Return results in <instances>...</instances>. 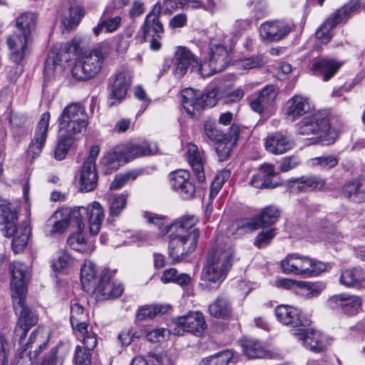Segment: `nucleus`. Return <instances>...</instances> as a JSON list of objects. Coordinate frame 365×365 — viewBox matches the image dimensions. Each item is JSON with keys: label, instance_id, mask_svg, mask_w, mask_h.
I'll return each instance as SVG.
<instances>
[{"label": "nucleus", "instance_id": "59", "mask_svg": "<svg viewBox=\"0 0 365 365\" xmlns=\"http://www.w3.org/2000/svg\"><path fill=\"white\" fill-rule=\"evenodd\" d=\"M236 225L237 230H242L244 232H252L261 227L256 215L252 218L240 219L236 222Z\"/></svg>", "mask_w": 365, "mask_h": 365}, {"label": "nucleus", "instance_id": "31", "mask_svg": "<svg viewBox=\"0 0 365 365\" xmlns=\"http://www.w3.org/2000/svg\"><path fill=\"white\" fill-rule=\"evenodd\" d=\"M310 110L309 99L302 95H294L287 102L286 115L295 120Z\"/></svg>", "mask_w": 365, "mask_h": 365}, {"label": "nucleus", "instance_id": "34", "mask_svg": "<svg viewBox=\"0 0 365 365\" xmlns=\"http://www.w3.org/2000/svg\"><path fill=\"white\" fill-rule=\"evenodd\" d=\"M86 220L89 225L90 233L92 235H96L101 229V222L104 218V211L101 205L98 202H93L88 207Z\"/></svg>", "mask_w": 365, "mask_h": 365}, {"label": "nucleus", "instance_id": "7", "mask_svg": "<svg viewBox=\"0 0 365 365\" xmlns=\"http://www.w3.org/2000/svg\"><path fill=\"white\" fill-rule=\"evenodd\" d=\"M362 0H349L341 8L333 12L316 31V37L322 43H327L331 38V29L337 25L345 24L362 9Z\"/></svg>", "mask_w": 365, "mask_h": 365}, {"label": "nucleus", "instance_id": "5", "mask_svg": "<svg viewBox=\"0 0 365 365\" xmlns=\"http://www.w3.org/2000/svg\"><path fill=\"white\" fill-rule=\"evenodd\" d=\"M172 68V73L177 78H182L190 69L203 77L210 76V73L204 72L203 65L198 57L185 46H178L172 59L166 58L163 63V71Z\"/></svg>", "mask_w": 365, "mask_h": 365}, {"label": "nucleus", "instance_id": "3", "mask_svg": "<svg viewBox=\"0 0 365 365\" xmlns=\"http://www.w3.org/2000/svg\"><path fill=\"white\" fill-rule=\"evenodd\" d=\"M0 202V225L4 226L2 233L4 237H13L12 248L15 252H19L27 245L31 227L27 221L17 225L18 212L14 205L1 198Z\"/></svg>", "mask_w": 365, "mask_h": 365}, {"label": "nucleus", "instance_id": "22", "mask_svg": "<svg viewBox=\"0 0 365 365\" xmlns=\"http://www.w3.org/2000/svg\"><path fill=\"white\" fill-rule=\"evenodd\" d=\"M291 25L281 20L266 21L259 29L261 37L269 42H277L284 39L291 33Z\"/></svg>", "mask_w": 365, "mask_h": 365}, {"label": "nucleus", "instance_id": "46", "mask_svg": "<svg viewBox=\"0 0 365 365\" xmlns=\"http://www.w3.org/2000/svg\"><path fill=\"white\" fill-rule=\"evenodd\" d=\"M234 356L230 349H225L202 359L199 365H228Z\"/></svg>", "mask_w": 365, "mask_h": 365}, {"label": "nucleus", "instance_id": "8", "mask_svg": "<svg viewBox=\"0 0 365 365\" xmlns=\"http://www.w3.org/2000/svg\"><path fill=\"white\" fill-rule=\"evenodd\" d=\"M217 94L215 89L202 93L190 88H185L182 91V104L185 112L194 117L206 107L215 106L217 103Z\"/></svg>", "mask_w": 365, "mask_h": 365}, {"label": "nucleus", "instance_id": "61", "mask_svg": "<svg viewBox=\"0 0 365 365\" xmlns=\"http://www.w3.org/2000/svg\"><path fill=\"white\" fill-rule=\"evenodd\" d=\"M300 163L301 160L297 155L284 157L279 162V169L281 172L286 173L295 168Z\"/></svg>", "mask_w": 365, "mask_h": 365}, {"label": "nucleus", "instance_id": "9", "mask_svg": "<svg viewBox=\"0 0 365 365\" xmlns=\"http://www.w3.org/2000/svg\"><path fill=\"white\" fill-rule=\"evenodd\" d=\"M13 307L17 313L19 309L18 320L14 331V340L19 344L24 342L28 331L38 322L36 313L26 304V296L12 299Z\"/></svg>", "mask_w": 365, "mask_h": 365}, {"label": "nucleus", "instance_id": "64", "mask_svg": "<svg viewBox=\"0 0 365 365\" xmlns=\"http://www.w3.org/2000/svg\"><path fill=\"white\" fill-rule=\"evenodd\" d=\"M313 165H319L323 169H331L337 165L338 159L334 155L321 156L313 158Z\"/></svg>", "mask_w": 365, "mask_h": 365}, {"label": "nucleus", "instance_id": "41", "mask_svg": "<svg viewBox=\"0 0 365 365\" xmlns=\"http://www.w3.org/2000/svg\"><path fill=\"white\" fill-rule=\"evenodd\" d=\"M171 309V306L168 304H147L138 308L136 313V319L143 321L152 319L156 316L167 313Z\"/></svg>", "mask_w": 365, "mask_h": 365}, {"label": "nucleus", "instance_id": "51", "mask_svg": "<svg viewBox=\"0 0 365 365\" xmlns=\"http://www.w3.org/2000/svg\"><path fill=\"white\" fill-rule=\"evenodd\" d=\"M204 133L215 144L226 140L227 135H229V132L224 133L222 130L217 128L216 125L212 122H206L204 124Z\"/></svg>", "mask_w": 365, "mask_h": 365}, {"label": "nucleus", "instance_id": "11", "mask_svg": "<svg viewBox=\"0 0 365 365\" xmlns=\"http://www.w3.org/2000/svg\"><path fill=\"white\" fill-rule=\"evenodd\" d=\"M162 6L160 2L156 3L151 11L146 15L142 25L143 38H150V48L153 51H158L162 46L160 39L164 34V28L160 20Z\"/></svg>", "mask_w": 365, "mask_h": 365}, {"label": "nucleus", "instance_id": "6", "mask_svg": "<svg viewBox=\"0 0 365 365\" xmlns=\"http://www.w3.org/2000/svg\"><path fill=\"white\" fill-rule=\"evenodd\" d=\"M108 54V47L106 45H99L93 48L75 64L71 71L72 76L79 81L95 78L101 71Z\"/></svg>", "mask_w": 365, "mask_h": 365}, {"label": "nucleus", "instance_id": "58", "mask_svg": "<svg viewBox=\"0 0 365 365\" xmlns=\"http://www.w3.org/2000/svg\"><path fill=\"white\" fill-rule=\"evenodd\" d=\"M92 352L86 350L81 345H77L73 356L75 365H91Z\"/></svg>", "mask_w": 365, "mask_h": 365}, {"label": "nucleus", "instance_id": "18", "mask_svg": "<svg viewBox=\"0 0 365 365\" xmlns=\"http://www.w3.org/2000/svg\"><path fill=\"white\" fill-rule=\"evenodd\" d=\"M173 189L184 200L195 197L196 187L190 180V174L185 170H178L170 174Z\"/></svg>", "mask_w": 365, "mask_h": 365}, {"label": "nucleus", "instance_id": "15", "mask_svg": "<svg viewBox=\"0 0 365 365\" xmlns=\"http://www.w3.org/2000/svg\"><path fill=\"white\" fill-rule=\"evenodd\" d=\"M81 41L78 38H73L71 41L61 44L60 49L57 48H51L47 55L44 63V75L50 76L53 74L56 66L62 61L61 51L65 53H77L80 50Z\"/></svg>", "mask_w": 365, "mask_h": 365}, {"label": "nucleus", "instance_id": "21", "mask_svg": "<svg viewBox=\"0 0 365 365\" xmlns=\"http://www.w3.org/2000/svg\"><path fill=\"white\" fill-rule=\"evenodd\" d=\"M311 258L298 253L289 254L280 262L283 273L287 274L303 275L308 277L310 272Z\"/></svg>", "mask_w": 365, "mask_h": 365}, {"label": "nucleus", "instance_id": "36", "mask_svg": "<svg viewBox=\"0 0 365 365\" xmlns=\"http://www.w3.org/2000/svg\"><path fill=\"white\" fill-rule=\"evenodd\" d=\"M63 215L66 216L69 226L75 227L79 231L85 228V222L88 210L86 207H77L74 208H65L62 210Z\"/></svg>", "mask_w": 365, "mask_h": 365}, {"label": "nucleus", "instance_id": "62", "mask_svg": "<svg viewBox=\"0 0 365 365\" xmlns=\"http://www.w3.org/2000/svg\"><path fill=\"white\" fill-rule=\"evenodd\" d=\"M84 9L78 4H73L69 8L68 24L71 26H76L84 16Z\"/></svg>", "mask_w": 365, "mask_h": 365}, {"label": "nucleus", "instance_id": "48", "mask_svg": "<svg viewBox=\"0 0 365 365\" xmlns=\"http://www.w3.org/2000/svg\"><path fill=\"white\" fill-rule=\"evenodd\" d=\"M73 143V136L66 133L61 135L54 150V158L58 160H63Z\"/></svg>", "mask_w": 365, "mask_h": 365}, {"label": "nucleus", "instance_id": "38", "mask_svg": "<svg viewBox=\"0 0 365 365\" xmlns=\"http://www.w3.org/2000/svg\"><path fill=\"white\" fill-rule=\"evenodd\" d=\"M124 162V157L121 154L119 146L112 151L107 153L101 159L103 172L105 175H109L116 171Z\"/></svg>", "mask_w": 365, "mask_h": 365}, {"label": "nucleus", "instance_id": "43", "mask_svg": "<svg viewBox=\"0 0 365 365\" xmlns=\"http://www.w3.org/2000/svg\"><path fill=\"white\" fill-rule=\"evenodd\" d=\"M37 16L32 12H25L20 15L16 21L19 32L31 38L32 33L36 28Z\"/></svg>", "mask_w": 365, "mask_h": 365}, {"label": "nucleus", "instance_id": "32", "mask_svg": "<svg viewBox=\"0 0 365 365\" xmlns=\"http://www.w3.org/2000/svg\"><path fill=\"white\" fill-rule=\"evenodd\" d=\"M365 282V272L361 267H352L341 271L339 283L347 287L359 289Z\"/></svg>", "mask_w": 365, "mask_h": 365}, {"label": "nucleus", "instance_id": "28", "mask_svg": "<svg viewBox=\"0 0 365 365\" xmlns=\"http://www.w3.org/2000/svg\"><path fill=\"white\" fill-rule=\"evenodd\" d=\"M274 313L277 321L284 325L298 327V329L308 325L307 321L302 319L301 312L293 307L278 305L275 307Z\"/></svg>", "mask_w": 365, "mask_h": 365}, {"label": "nucleus", "instance_id": "50", "mask_svg": "<svg viewBox=\"0 0 365 365\" xmlns=\"http://www.w3.org/2000/svg\"><path fill=\"white\" fill-rule=\"evenodd\" d=\"M128 193H122L113 196L110 200L109 215L110 217H118L127 204Z\"/></svg>", "mask_w": 365, "mask_h": 365}, {"label": "nucleus", "instance_id": "13", "mask_svg": "<svg viewBox=\"0 0 365 365\" xmlns=\"http://www.w3.org/2000/svg\"><path fill=\"white\" fill-rule=\"evenodd\" d=\"M173 333L183 335L185 332L195 336H201L207 328L203 314L200 312H190L187 314L177 318L175 322Z\"/></svg>", "mask_w": 365, "mask_h": 365}, {"label": "nucleus", "instance_id": "19", "mask_svg": "<svg viewBox=\"0 0 365 365\" xmlns=\"http://www.w3.org/2000/svg\"><path fill=\"white\" fill-rule=\"evenodd\" d=\"M325 184V179L321 176L309 175L289 179L287 187L292 192H310L322 190Z\"/></svg>", "mask_w": 365, "mask_h": 365}, {"label": "nucleus", "instance_id": "14", "mask_svg": "<svg viewBox=\"0 0 365 365\" xmlns=\"http://www.w3.org/2000/svg\"><path fill=\"white\" fill-rule=\"evenodd\" d=\"M361 299L356 295L341 293L331 297L327 304L331 309H336L348 316L359 313L361 308Z\"/></svg>", "mask_w": 365, "mask_h": 365}, {"label": "nucleus", "instance_id": "57", "mask_svg": "<svg viewBox=\"0 0 365 365\" xmlns=\"http://www.w3.org/2000/svg\"><path fill=\"white\" fill-rule=\"evenodd\" d=\"M140 172L132 170L122 175H116L111 182L110 190H118L125 185L129 180H134L140 175Z\"/></svg>", "mask_w": 365, "mask_h": 365}, {"label": "nucleus", "instance_id": "54", "mask_svg": "<svg viewBox=\"0 0 365 365\" xmlns=\"http://www.w3.org/2000/svg\"><path fill=\"white\" fill-rule=\"evenodd\" d=\"M196 222L197 220L194 215H184L174 222V226L176 227V232H185L186 234L192 230L196 229L194 227Z\"/></svg>", "mask_w": 365, "mask_h": 365}, {"label": "nucleus", "instance_id": "47", "mask_svg": "<svg viewBox=\"0 0 365 365\" xmlns=\"http://www.w3.org/2000/svg\"><path fill=\"white\" fill-rule=\"evenodd\" d=\"M277 228L274 227L262 228L254 240L253 245L258 249L269 246L277 235Z\"/></svg>", "mask_w": 365, "mask_h": 365}, {"label": "nucleus", "instance_id": "37", "mask_svg": "<svg viewBox=\"0 0 365 365\" xmlns=\"http://www.w3.org/2000/svg\"><path fill=\"white\" fill-rule=\"evenodd\" d=\"M187 156L197 181L200 183L204 182L205 180L204 165L198 148L195 145H191L187 151Z\"/></svg>", "mask_w": 365, "mask_h": 365}, {"label": "nucleus", "instance_id": "26", "mask_svg": "<svg viewBox=\"0 0 365 365\" xmlns=\"http://www.w3.org/2000/svg\"><path fill=\"white\" fill-rule=\"evenodd\" d=\"M292 334L303 341L304 345L309 350L319 353L327 348L324 336L318 331L299 328L292 331Z\"/></svg>", "mask_w": 365, "mask_h": 365}, {"label": "nucleus", "instance_id": "29", "mask_svg": "<svg viewBox=\"0 0 365 365\" xmlns=\"http://www.w3.org/2000/svg\"><path fill=\"white\" fill-rule=\"evenodd\" d=\"M294 142L288 135L281 132L269 134L264 140L267 151L274 155H282L292 149Z\"/></svg>", "mask_w": 365, "mask_h": 365}, {"label": "nucleus", "instance_id": "33", "mask_svg": "<svg viewBox=\"0 0 365 365\" xmlns=\"http://www.w3.org/2000/svg\"><path fill=\"white\" fill-rule=\"evenodd\" d=\"M209 313L217 319H227L232 316V303L227 295L222 293L209 305Z\"/></svg>", "mask_w": 365, "mask_h": 365}, {"label": "nucleus", "instance_id": "27", "mask_svg": "<svg viewBox=\"0 0 365 365\" xmlns=\"http://www.w3.org/2000/svg\"><path fill=\"white\" fill-rule=\"evenodd\" d=\"M49 120L50 113L45 112L38 122L34 137L28 148L29 154H31L33 158L38 155L44 146L49 128Z\"/></svg>", "mask_w": 365, "mask_h": 365}, {"label": "nucleus", "instance_id": "2", "mask_svg": "<svg viewBox=\"0 0 365 365\" xmlns=\"http://www.w3.org/2000/svg\"><path fill=\"white\" fill-rule=\"evenodd\" d=\"M235 250L230 242L217 243L208 252L202 278L218 287L233 265Z\"/></svg>", "mask_w": 365, "mask_h": 365}, {"label": "nucleus", "instance_id": "20", "mask_svg": "<svg viewBox=\"0 0 365 365\" xmlns=\"http://www.w3.org/2000/svg\"><path fill=\"white\" fill-rule=\"evenodd\" d=\"M208 66L210 76L214 73L223 71L231 61L229 50L221 43L211 42L209 46Z\"/></svg>", "mask_w": 365, "mask_h": 365}, {"label": "nucleus", "instance_id": "17", "mask_svg": "<svg viewBox=\"0 0 365 365\" xmlns=\"http://www.w3.org/2000/svg\"><path fill=\"white\" fill-rule=\"evenodd\" d=\"M11 273V297L26 296V282L29 277V266L21 262H14L10 265Z\"/></svg>", "mask_w": 365, "mask_h": 365}, {"label": "nucleus", "instance_id": "1", "mask_svg": "<svg viewBox=\"0 0 365 365\" xmlns=\"http://www.w3.org/2000/svg\"><path fill=\"white\" fill-rule=\"evenodd\" d=\"M96 265L91 261L85 262L81 269V281L87 293L100 294L102 299H110L120 297L123 292V286L111 281L115 270L103 269L97 274Z\"/></svg>", "mask_w": 365, "mask_h": 365}, {"label": "nucleus", "instance_id": "30", "mask_svg": "<svg viewBox=\"0 0 365 365\" xmlns=\"http://www.w3.org/2000/svg\"><path fill=\"white\" fill-rule=\"evenodd\" d=\"M240 126L236 123H233L229 129V135H227L226 140L215 144V151L220 161L222 162L227 160L232 149L237 145L240 138Z\"/></svg>", "mask_w": 365, "mask_h": 365}, {"label": "nucleus", "instance_id": "45", "mask_svg": "<svg viewBox=\"0 0 365 365\" xmlns=\"http://www.w3.org/2000/svg\"><path fill=\"white\" fill-rule=\"evenodd\" d=\"M84 106L80 103H71L64 108L61 115L58 119V122L62 123L70 121L72 118L77 117H83V113H86Z\"/></svg>", "mask_w": 365, "mask_h": 365}, {"label": "nucleus", "instance_id": "25", "mask_svg": "<svg viewBox=\"0 0 365 365\" xmlns=\"http://www.w3.org/2000/svg\"><path fill=\"white\" fill-rule=\"evenodd\" d=\"M121 154L124 157V162L128 163L138 158L154 155L157 153L158 148H153L147 141L132 142L128 141L119 145Z\"/></svg>", "mask_w": 365, "mask_h": 365}, {"label": "nucleus", "instance_id": "42", "mask_svg": "<svg viewBox=\"0 0 365 365\" xmlns=\"http://www.w3.org/2000/svg\"><path fill=\"white\" fill-rule=\"evenodd\" d=\"M281 215L280 209L276 205H268L262 209L257 219L261 228L271 227L279 220Z\"/></svg>", "mask_w": 365, "mask_h": 365}, {"label": "nucleus", "instance_id": "39", "mask_svg": "<svg viewBox=\"0 0 365 365\" xmlns=\"http://www.w3.org/2000/svg\"><path fill=\"white\" fill-rule=\"evenodd\" d=\"M240 343L244 355L250 359L264 358L267 354L262 343L257 339L243 337Z\"/></svg>", "mask_w": 365, "mask_h": 365}, {"label": "nucleus", "instance_id": "4", "mask_svg": "<svg viewBox=\"0 0 365 365\" xmlns=\"http://www.w3.org/2000/svg\"><path fill=\"white\" fill-rule=\"evenodd\" d=\"M335 119L326 110L304 117L297 125L300 135H313L324 145H331L339 137L340 128L334 125Z\"/></svg>", "mask_w": 365, "mask_h": 365}, {"label": "nucleus", "instance_id": "16", "mask_svg": "<svg viewBox=\"0 0 365 365\" xmlns=\"http://www.w3.org/2000/svg\"><path fill=\"white\" fill-rule=\"evenodd\" d=\"M278 95V89L274 85H267L247 100L251 109L262 114L264 110L273 107Z\"/></svg>", "mask_w": 365, "mask_h": 365}, {"label": "nucleus", "instance_id": "40", "mask_svg": "<svg viewBox=\"0 0 365 365\" xmlns=\"http://www.w3.org/2000/svg\"><path fill=\"white\" fill-rule=\"evenodd\" d=\"M182 239H181L180 233L176 235L171 234L170 235V241L168 244L169 257L173 260V263L180 262L189 254L186 248L184 247Z\"/></svg>", "mask_w": 365, "mask_h": 365}, {"label": "nucleus", "instance_id": "60", "mask_svg": "<svg viewBox=\"0 0 365 365\" xmlns=\"http://www.w3.org/2000/svg\"><path fill=\"white\" fill-rule=\"evenodd\" d=\"M333 267V263L324 262L314 258H311L309 273L308 277H315L321 273L328 271Z\"/></svg>", "mask_w": 365, "mask_h": 365}, {"label": "nucleus", "instance_id": "24", "mask_svg": "<svg viewBox=\"0 0 365 365\" xmlns=\"http://www.w3.org/2000/svg\"><path fill=\"white\" fill-rule=\"evenodd\" d=\"M343 63L328 56L317 58L313 62L310 71L312 75L322 79L329 81L341 68Z\"/></svg>", "mask_w": 365, "mask_h": 365}, {"label": "nucleus", "instance_id": "12", "mask_svg": "<svg viewBox=\"0 0 365 365\" xmlns=\"http://www.w3.org/2000/svg\"><path fill=\"white\" fill-rule=\"evenodd\" d=\"M132 75L126 70L116 72L108 78L109 107L120 103L125 99L132 83Z\"/></svg>", "mask_w": 365, "mask_h": 365}, {"label": "nucleus", "instance_id": "35", "mask_svg": "<svg viewBox=\"0 0 365 365\" xmlns=\"http://www.w3.org/2000/svg\"><path fill=\"white\" fill-rule=\"evenodd\" d=\"M98 180L96 167L83 164L79 178L80 190L81 192L93 190L98 185Z\"/></svg>", "mask_w": 365, "mask_h": 365}, {"label": "nucleus", "instance_id": "49", "mask_svg": "<svg viewBox=\"0 0 365 365\" xmlns=\"http://www.w3.org/2000/svg\"><path fill=\"white\" fill-rule=\"evenodd\" d=\"M326 285L322 282H300L299 294L307 298H312L319 296L325 289Z\"/></svg>", "mask_w": 365, "mask_h": 365}, {"label": "nucleus", "instance_id": "23", "mask_svg": "<svg viewBox=\"0 0 365 365\" xmlns=\"http://www.w3.org/2000/svg\"><path fill=\"white\" fill-rule=\"evenodd\" d=\"M278 175L272 165L264 164L261 165L257 171L252 176L249 184L259 190L273 189L282 185L274 180Z\"/></svg>", "mask_w": 365, "mask_h": 365}, {"label": "nucleus", "instance_id": "63", "mask_svg": "<svg viewBox=\"0 0 365 365\" xmlns=\"http://www.w3.org/2000/svg\"><path fill=\"white\" fill-rule=\"evenodd\" d=\"M70 310L71 324H73V322L86 319V314L84 313V309L78 302H77L76 300H72L71 302Z\"/></svg>", "mask_w": 365, "mask_h": 365}, {"label": "nucleus", "instance_id": "44", "mask_svg": "<svg viewBox=\"0 0 365 365\" xmlns=\"http://www.w3.org/2000/svg\"><path fill=\"white\" fill-rule=\"evenodd\" d=\"M88 124V117L87 113H83V117H77L72 118L68 123L62 122L58 123L59 128L65 130L66 133L72 136L86 130Z\"/></svg>", "mask_w": 365, "mask_h": 365}, {"label": "nucleus", "instance_id": "52", "mask_svg": "<svg viewBox=\"0 0 365 365\" xmlns=\"http://www.w3.org/2000/svg\"><path fill=\"white\" fill-rule=\"evenodd\" d=\"M82 232L78 230L76 233L71 235L67 239V243L72 250L84 253L88 251L89 247Z\"/></svg>", "mask_w": 365, "mask_h": 365}, {"label": "nucleus", "instance_id": "56", "mask_svg": "<svg viewBox=\"0 0 365 365\" xmlns=\"http://www.w3.org/2000/svg\"><path fill=\"white\" fill-rule=\"evenodd\" d=\"M148 358L152 365H174V360L167 351L149 352Z\"/></svg>", "mask_w": 365, "mask_h": 365}, {"label": "nucleus", "instance_id": "53", "mask_svg": "<svg viewBox=\"0 0 365 365\" xmlns=\"http://www.w3.org/2000/svg\"><path fill=\"white\" fill-rule=\"evenodd\" d=\"M38 341L39 343H37V344L34 346V349L33 351L30 349L29 351L26 353L29 359L25 361L24 357L21 356L17 361L16 365H36L34 361H35L38 358V355L43 351V350L45 349L47 346L48 339Z\"/></svg>", "mask_w": 365, "mask_h": 365}, {"label": "nucleus", "instance_id": "10", "mask_svg": "<svg viewBox=\"0 0 365 365\" xmlns=\"http://www.w3.org/2000/svg\"><path fill=\"white\" fill-rule=\"evenodd\" d=\"M30 37L20 32H14L7 38V44L11 52L10 59L14 66H9V73L11 79H16L24 72V65L21 63L28 53V43Z\"/></svg>", "mask_w": 365, "mask_h": 365}, {"label": "nucleus", "instance_id": "55", "mask_svg": "<svg viewBox=\"0 0 365 365\" xmlns=\"http://www.w3.org/2000/svg\"><path fill=\"white\" fill-rule=\"evenodd\" d=\"M181 239H182L185 248H186L188 254L195 251L197 245V241L200 237L199 229H193L188 233H180Z\"/></svg>", "mask_w": 365, "mask_h": 365}]
</instances>
